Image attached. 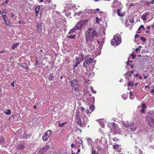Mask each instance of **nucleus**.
<instances>
[{
  "label": "nucleus",
  "instance_id": "nucleus-54",
  "mask_svg": "<svg viewBox=\"0 0 154 154\" xmlns=\"http://www.w3.org/2000/svg\"><path fill=\"white\" fill-rule=\"evenodd\" d=\"M100 21V19H99L98 17H97V23H99V21Z\"/></svg>",
  "mask_w": 154,
  "mask_h": 154
},
{
  "label": "nucleus",
  "instance_id": "nucleus-52",
  "mask_svg": "<svg viewBox=\"0 0 154 154\" xmlns=\"http://www.w3.org/2000/svg\"><path fill=\"white\" fill-rule=\"evenodd\" d=\"M8 2V0H6L5 2H4L2 4H5L6 5Z\"/></svg>",
  "mask_w": 154,
  "mask_h": 154
},
{
  "label": "nucleus",
  "instance_id": "nucleus-14",
  "mask_svg": "<svg viewBox=\"0 0 154 154\" xmlns=\"http://www.w3.org/2000/svg\"><path fill=\"white\" fill-rule=\"evenodd\" d=\"M120 9H118L117 11V13L118 15L120 17H123L124 16L125 14V13H121L120 12Z\"/></svg>",
  "mask_w": 154,
  "mask_h": 154
},
{
  "label": "nucleus",
  "instance_id": "nucleus-60",
  "mask_svg": "<svg viewBox=\"0 0 154 154\" xmlns=\"http://www.w3.org/2000/svg\"><path fill=\"white\" fill-rule=\"evenodd\" d=\"M127 66L128 65V66H131L132 64L130 63H128V62H127Z\"/></svg>",
  "mask_w": 154,
  "mask_h": 154
},
{
  "label": "nucleus",
  "instance_id": "nucleus-24",
  "mask_svg": "<svg viewBox=\"0 0 154 154\" xmlns=\"http://www.w3.org/2000/svg\"><path fill=\"white\" fill-rule=\"evenodd\" d=\"M5 142V139L2 136L0 137V143H4Z\"/></svg>",
  "mask_w": 154,
  "mask_h": 154
},
{
  "label": "nucleus",
  "instance_id": "nucleus-4",
  "mask_svg": "<svg viewBox=\"0 0 154 154\" xmlns=\"http://www.w3.org/2000/svg\"><path fill=\"white\" fill-rule=\"evenodd\" d=\"M97 42H98V44L99 45V47H98V50H100V51H99L98 52H97V56L99 55L101 53V49L102 48V46L103 45V43L104 42V41L103 40V38H101L100 39L98 38L97 40Z\"/></svg>",
  "mask_w": 154,
  "mask_h": 154
},
{
  "label": "nucleus",
  "instance_id": "nucleus-47",
  "mask_svg": "<svg viewBox=\"0 0 154 154\" xmlns=\"http://www.w3.org/2000/svg\"><path fill=\"white\" fill-rule=\"evenodd\" d=\"M86 113L88 115L90 114V111L89 109H87L85 111Z\"/></svg>",
  "mask_w": 154,
  "mask_h": 154
},
{
  "label": "nucleus",
  "instance_id": "nucleus-20",
  "mask_svg": "<svg viewBox=\"0 0 154 154\" xmlns=\"http://www.w3.org/2000/svg\"><path fill=\"white\" fill-rule=\"evenodd\" d=\"M79 143L80 144V145L79 146V147L80 148H81V146L82 147V148L83 149L84 148V146H83V141L82 140V139H80L79 141Z\"/></svg>",
  "mask_w": 154,
  "mask_h": 154
},
{
  "label": "nucleus",
  "instance_id": "nucleus-55",
  "mask_svg": "<svg viewBox=\"0 0 154 154\" xmlns=\"http://www.w3.org/2000/svg\"><path fill=\"white\" fill-rule=\"evenodd\" d=\"M145 111V109H142L140 110V112L141 113H144V111Z\"/></svg>",
  "mask_w": 154,
  "mask_h": 154
},
{
  "label": "nucleus",
  "instance_id": "nucleus-22",
  "mask_svg": "<svg viewBox=\"0 0 154 154\" xmlns=\"http://www.w3.org/2000/svg\"><path fill=\"white\" fill-rule=\"evenodd\" d=\"M80 150L79 148L77 150V151L76 153L74 152V151L72 149H71V153L72 154H78L80 152Z\"/></svg>",
  "mask_w": 154,
  "mask_h": 154
},
{
  "label": "nucleus",
  "instance_id": "nucleus-34",
  "mask_svg": "<svg viewBox=\"0 0 154 154\" xmlns=\"http://www.w3.org/2000/svg\"><path fill=\"white\" fill-rule=\"evenodd\" d=\"M21 67H23L24 68L27 69L29 68L28 67H27V65L25 63H22L21 64Z\"/></svg>",
  "mask_w": 154,
  "mask_h": 154
},
{
  "label": "nucleus",
  "instance_id": "nucleus-33",
  "mask_svg": "<svg viewBox=\"0 0 154 154\" xmlns=\"http://www.w3.org/2000/svg\"><path fill=\"white\" fill-rule=\"evenodd\" d=\"M147 14H148V13H146V14L145 15H143L142 16V19L143 20H146V15H147Z\"/></svg>",
  "mask_w": 154,
  "mask_h": 154
},
{
  "label": "nucleus",
  "instance_id": "nucleus-13",
  "mask_svg": "<svg viewBox=\"0 0 154 154\" xmlns=\"http://www.w3.org/2000/svg\"><path fill=\"white\" fill-rule=\"evenodd\" d=\"M76 122L78 125H82V121L81 120L80 116H78L76 119Z\"/></svg>",
  "mask_w": 154,
  "mask_h": 154
},
{
  "label": "nucleus",
  "instance_id": "nucleus-32",
  "mask_svg": "<svg viewBox=\"0 0 154 154\" xmlns=\"http://www.w3.org/2000/svg\"><path fill=\"white\" fill-rule=\"evenodd\" d=\"M112 125L114 128V130H116L117 129V125L114 122H113L112 124Z\"/></svg>",
  "mask_w": 154,
  "mask_h": 154
},
{
  "label": "nucleus",
  "instance_id": "nucleus-3",
  "mask_svg": "<svg viewBox=\"0 0 154 154\" xmlns=\"http://www.w3.org/2000/svg\"><path fill=\"white\" fill-rule=\"evenodd\" d=\"M71 86L72 89L75 92H78L79 91V84L78 81L76 79H73L71 82Z\"/></svg>",
  "mask_w": 154,
  "mask_h": 154
},
{
  "label": "nucleus",
  "instance_id": "nucleus-56",
  "mask_svg": "<svg viewBox=\"0 0 154 154\" xmlns=\"http://www.w3.org/2000/svg\"><path fill=\"white\" fill-rule=\"evenodd\" d=\"M97 11L99 12H100V13H103V12L102 11L100 12V9L99 8H97Z\"/></svg>",
  "mask_w": 154,
  "mask_h": 154
},
{
  "label": "nucleus",
  "instance_id": "nucleus-50",
  "mask_svg": "<svg viewBox=\"0 0 154 154\" xmlns=\"http://www.w3.org/2000/svg\"><path fill=\"white\" fill-rule=\"evenodd\" d=\"M85 109L83 107H82L80 109L82 112H83L85 110Z\"/></svg>",
  "mask_w": 154,
  "mask_h": 154
},
{
  "label": "nucleus",
  "instance_id": "nucleus-53",
  "mask_svg": "<svg viewBox=\"0 0 154 154\" xmlns=\"http://www.w3.org/2000/svg\"><path fill=\"white\" fill-rule=\"evenodd\" d=\"M18 23H19V24H22V23L25 24V23L24 22H23V21L21 22L20 21H19L18 22Z\"/></svg>",
  "mask_w": 154,
  "mask_h": 154
},
{
  "label": "nucleus",
  "instance_id": "nucleus-23",
  "mask_svg": "<svg viewBox=\"0 0 154 154\" xmlns=\"http://www.w3.org/2000/svg\"><path fill=\"white\" fill-rule=\"evenodd\" d=\"M19 45V43H17L15 44H14L13 45L11 46V48L12 49H14L18 46Z\"/></svg>",
  "mask_w": 154,
  "mask_h": 154
},
{
  "label": "nucleus",
  "instance_id": "nucleus-28",
  "mask_svg": "<svg viewBox=\"0 0 154 154\" xmlns=\"http://www.w3.org/2000/svg\"><path fill=\"white\" fill-rule=\"evenodd\" d=\"M133 93H133L131 91H130V93H129V94H130V98L131 99L133 100L134 98V97H132V96H135V94H134V93Z\"/></svg>",
  "mask_w": 154,
  "mask_h": 154
},
{
  "label": "nucleus",
  "instance_id": "nucleus-49",
  "mask_svg": "<svg viewBox=\"0 0 154 154\" xmlns=\"http://www.w3.org/2000/svg\"><path fill=\"white\" fill-rule=\"evenodd\" d=\"M38 60H37V59H36V62H35V66H38Z\"/></svg>",
  "mask_w": 154,
  "mask_h": 154
},
{
  "label": "nucleus",
  "instance_id": "nucleus-21",
  "mask_svg": "<svg viewBox=\"0 0 154 154\" xmlns=\"http://www.w3.org/2000/svg\"><path fill=\"white\" fill-rule=\"evenodd\" d=\"M80 61H76L75 65H73V66L74 68V69L78 66V65L80 63Z\"/></svg>",
  "mask_w": 154,
  "mask_h": 154
},
{
  "label": "nucleus",
  "instance_id": "nucleus-39",
  "mask_svg": "<svg viewBox=\"0 0 154 154\" xmlns=\"http://www.w3.org/2000/svg\"><path fill=\"white\" fill-rule=\"evenodd\" d=\"M9 17L11 18H13L14 16V14L13 13H11L9 14Z\"/></svg>",
  "mask_w": 154,
  "mask_h": 154
},
{
  "label": "nucleus",
  "instance_id": "nucleus-40",
  "mask_svg": "<svg viewBox=\"0 0 154 154\" xmlns=\"http://www.w3.org/2000/svg\"><path fill=\"white\" fill-rule=\"evenodd\" d=\"M131 56H132L131 58L132 59H135L136 57V54L133 53L131 54Z\"/></svg>",
  "mask_w": 154,
  "mask_h": 154
},
{
  "label": "nucleus",
  "instance_id": "nucleus-37",
  "mask_svg": "<svg viewBox=\"0 0 154 154\" xmlns=\"http://www.w3.org/2000/svg\"><path fill=\"white\" fill-rule=\"evenodd\" d=\"M67 123V122H63L62 123L59 124L58 125L59 127H62L64 126V125H65V124H66Z\"/></svg>",
  "mask_w": 154,
  "mask_h": 154
},
{
  "label": "nucleus",
  "instance_id": "nucleus-15",
  "mask_svg": "<svg viewBox=\"0 0 154 154\" xmlns=\"http://www.w3.org/2000/svg\"><path fill=\"white\" fill-rule=\"evenodd\" d=\"M134 122H131L126 124H123V125L124 127L126 128L128 127H132L133 125Z\"/></svg>",
  "mask_w": 154,
  "mask_h": 154
},
{
  "label": "nucleus",
  "instance_id": "nucleus-30",
  "mask_svg": "<svg viewBox=\"0 0 154 154\" xmlns=\"http://www.w3.org/2000/svg\"><path fill=\"white\" fill-rule=\"evenodd\" d=\"M95 108V106L93 105H91L90 106L89 109L91 110V111H93Z\"/></svg>",
  "mask_w": 154,
  "mask_h": 154
},
{
  "label": "nucleus",
  "instance_id": "nucleus-58",
  "mask_svg": "<svg viewBox=\"0 0 154 154\" xmlns=\"http://www.w3.org/2000/svg\"><path fill=\"white\" fill-rule=\"evenodd\" d=\"M74 146V145L73 144H72L71 145V147L72 149H73Z\"/></svg>",
  "mask_w": 154,
  "mask_h": 154
},
{
  "label": "nucleus",
  "instance_id": "nucleus-11",
  "mask_svg": "<svg viewBox=\"0 0 154 154\" xmlns=\"http://www.w3.org/2000/svg\"><path fill=\"white\" fill-rule=\"evenodd\" d=\"M3 20L4 21L6 25L10 26L11 24V21L7 17L5 18V19H3Z\"/></svg>",
  "mask_w": 154,
  "mask_h": 154
},
{
  "label": "nucleus",
  "instance_id": "nucleus-9",
  "mask_svg": "<svg viewBox=\"0 0 154 154\" xmlns=\"http://www.w3.org/2000/svg\"><path fill=\"white\" fill-rule=\"evenodd\" d=\"M42 23H38L36 25L37 31L38 32H41L42 31Z\"/></svg>",
  "mask_w": 154,
  "mask_h": 154
},
{
  "label": "nucleus",
  "instance_id": "nucleus-10",
  "mask_svg": "<svg viewBox=\"0 0 154 154\" xmlns=\"http://www.w3.org/2000/svg\"><path fill=\"white\" fill-rule=\"evenodd\" d=\"M41 9V7L40 6H36L35 8V11L36 13L35 16H38V14L40 13L39 11Z\"/></svg>",
  "mask_w": 154,
  "mask_h": 154
},
{
  "label": "nucleus",
  "instance_id": "nucleus-44",
  "mask_svg": "<svg viewBox=\"0 0 154 154\" xmlns=\"http://www.w3.org/2000/svg\"><path fill=\"white\" fill-rule=\"evenodd\" d=\"M144 5L145 6L149 5V3L148 1H146L144 2Z\"/></svg>",
  "mask_w": 154,
  "mask_h": 154
},
{
  "label": "nucleus",
  "instance_id": "nucleus-31",
  "mask_svg": "<svg viewBox=\"0 0 154 154\" xmlns=\"http://www.w3.org/2000/svg\"><path fill=\"white\" fill-rule=\"evenodd\" d=\"M135 154H140L142 152L140 150V149H136V150H135Z\"/></svg>",
  "mask_w": 154,
  "mask_h": 154
},
{
  "label": "nucleus",
  "instance_id": "nucleus-1",
  "mask_svg": "<svg viewBox=\"0 0 154 154\" xmlns=\"http://www.w3.org/2000/svg\"><path fill=\"white\" fill-rule=\"evenodd\" d=\"M96 36V32L94 28H91L88 29L85 33V39L86 41H93L95 39V36Z\"/></svg>",
  "mask_w": 154,
  "mask_h": 154
},
{
  "label": "nucleus",
  "instance_id": "nucleus-36",
  "mask_svg": "<svg viewBox=\"0 0 154 154\" xmlns=\"http://www.w3.org/2000/svg\"><path fill=\"white\" fill-rule=\"evenodd\" d=\"M75 35H71L70 36H68L67 37L68 38H70V39H74L75 37Z\"/></svg>",
  "mask_w": 154,
  "mask_h": 154
},
{
  "label": "nucleus",
  "instance_id": "nucleus-42",
  "mask_svg": "<svg viewBox=\"0 0 154 154\" xmlns=\"http://www.w3.org/2000/svg\"><path fill=\"white\" fill-rule=\"evenodd\" d=\"M146 108V105L145 104L143 103L142 104V109H145Z\"/></svg>",
  "mask_w": 154,
  "mask_h": 154
},
{
  "label": "nucleus",
  "instance_id": "nucleus-63",
  "mask_svg": "<svg viewBox=\"0 0 154 154\" xmlns=\"http://www.w3.org/2000/svg\"><path fill=\"white\" fill-rule=\"evenodd\" d=\"M127 62L129 63H132V61L131 60H128Z\"/></svg>",
  "mask_w": 154,
  "mask_h": 154
},
{
  "label": "nucleus",
  "instance_id": "nucleus-57",
  "mask_svg": "<svg viewBox=\"0 0 154 154\" xmlns=\"http://www.w3.org/2000/svg\"><path fill=\"white\" fill-rule=\"evenodd\" d=\"M150 3L151 4H153L154 3V0H152L150 2Z\"/></svg>",
  "mask_w": 154,
  "mask_h": 154
},
{
  "label": "nucleus",
  "instance_id": "nucleus-16",
  "mask_svg": "<svg viewBox=\"0 0 154 154\" xmlns=\"http://www.w3.org/2000/svg\"><path fill=\"white\" fill-rule=\"evenodd\" d=\"M102 119H99V121H98V124L102 128H104V123L102 122Z\"/></svg>",
  "mask_w": 154,
  "mask_h": 154
},
{
  "label": "nucleus",
  "instance_id": "nucleus-61",
  "mask_svg": "<svg viewBox=\"0 0 154 154\" xmlns=\"http://www.w3.org/2000/svg\"><path fill=\"white\" fill-rule=\"evenodd\" d=\"M145 88H148V89H150V87L149 86V85H146L145 87Z\"/></svg>",
  "mask_w": 154,
  "mask_h": 154
},
{
  "label": "nucleus",
  "instance_id": "nucleus-12",
  "mask_svg": "<svg viewBox=\"0 0 154 154\" xmlns=\"http://www.w3.org/2000/svg\"><path fill=\"white\" fill-rule=\"evenodd\" d=\"M114 39H116V42H115L116 43V45H119L121 42H119L120 41H121V37L119 36H117L114 38Z\"/></svg>",
  "mask_w": 154,
  "mask_h": 154
},
{
  "label": "nucleus",
  "instance_id": "nucleus-17",
  "mask_svg": "<svg viewBox=\"0 0 154 154\" xmlns=\"http://www.w3.org/2000/svg\"><path fill=\"white\" fill-rule=\"evenodd\" d=\"M25 148L24 146L22 144H20L18 145L17 149H23Z\"/></svg>",
  "mask_w": 154,
  "mask_h": 154
},
{
  "label": "nucleus",
  "instance_id": "nucleus-62",
  "mask_svg": "<svg viewBox=\"0 0 154 154\" xmlns=\"http://www.w3.org/2000/svg\"><path fill=\"white\" fill-rule=\"evenodd\" d=\"M49 145H47L45 146V148L47 149H48L49 148Z\"/></svg>",
  "mask_w": 154,
  "mask_h": 154
},
{
  "label": "nucleus",
  "instance_id": "nucleus-38",
  "mask_svg": "<svg viewBox=\"0 0 154 154\" xmlns=\"http://www.w3.org/2000/svg\"><path fill=\"white\" fill-rule=\"evenodd\" d=\"M129 21L131 23H132L134 22V19L133 17H131L129 19Z\"/></svg>",
  "mask_w": 154,
  "mask_h": 154
},
{
  "label": "nucleus",
  "instance_id": "nucleus-27",
  "mask_svg": "<svg viewBox=\"0 0 154 154\" xmlns=\"http://www.w3.org/2000/svg\"><path fill=\"white\" fill-rule=\"evenodd\" d=\"M4 113L7 115H9L11 114V111L10 109H7L5 111Z\"/></svg>",
  "mask_w": 154,
  "mask_h": 154
},
{
  "label": "nucleus",
  "instance_id": "nucleus-51",
  "mask_svg": "<svg viewBox=\"0 0 154 154\" xmlns=\"http://www.w3.org/2000/svg\"><path fill=\"white\" fill-rule=\"evenodd\" d=\"M132 83L131 81H130L129 82H128V86H131V84L132 83Z\"/></svg>",
  "mask_w": 154,
  "mask_h": 154
},
{
  "label": "nucleus",
  "instance_id": "nucleus-6",
  "mask_svg": "<svg viewBox=\"0 0 154 154\" xmlns=\"http://www.w3.org/2000/svg\"><path fill=\"white\" fill-rule=\"evenodd\" d=\"M93 62V59L91 58H88L85 60L84 62L83 63V66L86 67L89 65L91 63H92Z\"/></svg>",
  "mask_w": 154,
  "mask_h": 154
},
{
  "label": "nucleus",
  "instance_id": "nucleus-25",
  "mask_svg": "<svg viewBox=\"0 0 154 154\" xmlns=\"http://www.w3.org/2000/svg\"><path fill=\"white\" fill-rule=\"evenodd\" d=\"M76 30H77V28H75V26L73 28L70 30V31L69 32V33L70 34L73 32H75Z\"/></svg>",
  "mask_w": 154,
  "mask_h": 154
},
{
  "label": "nucleus",
  "instance_id": "nucleus-45",
  "mask_svg": "<svg viewBox=\"0 0 154 154\" xmlns=\"http://www.w3.org/2000/svg\"><path fill=\"white\" fill-rule=\"evenodd\" d=\"M140 50L139 48H136L135 50V51L137 52V53L139 52L140 51Z\"/></svg>",
  "mask_w": 154,
  "mask_h": 154
},
{
  "label": "nucleus",
  "instance_id": "nucleus-7",
  "mask_svg": "<svg viewBox=\"0 0 154 154\" xmlns=\"http://www.w3.org/2000/svg\"><path fill=\"white\" fill-rule=\"evenodd\" d=\"M85 22L83 20H80L75 26V28L77 30L81 29V28L83 27L85 25Z\"/></svg>",
  "mask_w": 154,
  "mask_h": 154
},
{
  "label": "nucleus",
  "instance_id": "nucleus-64",
  "mask_svg": "<svg viewBox=\"0 0 154 154\" xmlns=\"http://www.w3.org/2000/svg\"><path fill=\"white\" fill-rule=\"evenodd\" d=\"M150 92L151 93H153L154 92V89H152L151 91H150Z\"/></svg>",
  "mask_w": 154,
  "mask_h": 154
},
{
  "label": "nucleus",
  "instance_id": "nucleus-26",
  "mask_svg": "<svg viewBox=\"0 0 154 154\" xmlns=\"http://www.w3.org/2000/svg\"><path fill=\"white\" fill-rule=\"evenodd\" d=\"M6 12L4 11L3 12L1 13V15L2 16V18L3 19H5V18H6V17H7V16L6 15Z\"/></svg>",
  "mask_w": 154,
  "mask_h": 154
},
{
  "label": "nucleus",
  "instance_id": "nucleus-41",
  "mask_svg": "<svg viewBox=\"0 0 154 154\" xmlns=\"http://www.w3.org/2000/svg\"><path fill=\"white\" fill-rule=\"evenodd\" d=\"M140 39L143 42H145L146 40V39L145 38H143V37H140Z\"/></svg>",
  "mask_w": 154,
  "mask_h": 154
},
{
  "label": "nucleus",
  "instance_id": "nucleus-18",
  "mask_svg": "<svg viewBox=\"0 0 154 154\" xmlns=\"http://www.w3.org/2000/svg\"><path fill=\"white\" fill-rule=\"evenodd\" d=\"M130 127V129L132 131H135L137 128V126L136 125L134 126V124H133V125L132 126Z\"/></svg>",
  "mask_w": 154,
  "mask_h": 154
},
{
  "label": "nucleus",
  "instance_id": "nucleus-59",
  "mask_svg": "<svg viewBox=\"0 0 154 154\" xmlns=\"http://www.w3.org/2000/svg\"><path fill=\"white\" fill-rule=\"evenodd\" d=\"M139 35H138V34H136L135 36V38H137L138 37H139Z\"/></svg>",
  "mask_w": 154,
  "mask_h": 154
},
{
  "label": "nucleus",
  "instance_id": "nucleus-43",
  "mask_svg": "<svg viewBox=\"0 0 154 154\" xmlns=\"http://www.w3.org/2000/svg\"><path fill=\"white\" fill-rule=\"evenodd\" d=\"M127 96V95L126 94H124L122 95V97L123 99L124 100H125V99L126 98V97Z\"/></svg>",
  "mask_w": 154,
  "mask_h": 154
},
{
  "label": "nucleus",
  "instance_id": "nucleus-29",
  "mask_svg": "<svg viewBox=\"0 0 154 154\" xmlns=\"http://www.w3.org/2000/svg\"><path fill=\"white\" fill-rule=\"evenodd\" d=\"M121 145H119L117 144L113 146V148L115 149H118L119 148V147Z\"/></svg>",
  "mask_w": 154,
  "mask_h": 154
},
{
  "label": "nucleus",
  "instance_id": "nucleus-19",
  "mask_svg": "<svg viewBox=\"0 0 154 154\" xmlns=\"http://www.w3.org/2000/svg\"><path fill=\"white\" fill-rule=\"evenodd\" d=\"M116 39L113 38L111 40V45L113 46H116V43H115L116 42Z\"/></svg>",
  "mask_w": 154,
  "mask_h": 154
},
{
  "label": "nucleus",
  "instance_id": "nucleus-2",
  "mask_svg": "<svg viewBox=\"0 0 154 154\" xmlns=\"http://www.w3.org/2000/svg\"><path fill=\"white\" fill-rule=\"evenodd\" d=\"M146 120L148 121V124L150 127H154V112L150 111L147 113Z\"/></svg>",
  "mask_w": 154,
  "mask_h": 154
},
{
  "label": "nucleus",
  "instance_id": "nucleus-48",
  "mask_svg": "<svg viewBox=\"0 0 154 154\" xmlns=\"http://www.w3.org/2000/svg\"><path fill=\"white\" fill-rule=\"evenodd\" d=\"M97 149H98V151H101L102 150V148H100L99 147V146H98L97 147Z\"/></svg>",
  "mask_w": 154,
  "mask_h": 154
},
{
  "label": "nucleus",
  "instance_id": "nucleus-5",
  "mask_svg": "<svg viewBox=\"0 0 154 154\" xmlns=\"http://www.w3.org/2000/svg\"><path fill=\"white\" fill-rule=\"evenodd\" d=\"M52 132L51 130H48L45 132L43 135L42 137L43 140L44 141L47 140L49 137Z\"/></svg>",
  "mask_w": 154,
  "mask_h": 154
},
{
  "label": "nucleus",
  "instance_id": "nucleus-35",
  "mask_svg": "<svg viewBox=\"0 0 154 154\" xmlns=\"http://www.w3.org/2000/svg\"><path fill=\"white\" fill-rule=\"evenodd\" d=\"M143 29L144 30L145 29H144V25H142L140 26V27L138 28V31H140L141 30V29Z\"/></svg>",
  "mask_w": 154,
  "mask_h": 154
},
{
  "label": "nucleus",
  "instance_id": "nucleus-46",
  "mask_svg": "<svg viewBox=\"0 0 154 154\" xmlns=\"http://www.w3.org/2000/svg\"><path fill=\"white\" fill-rule=\"evenodd\" d=\"M113 140L117 142L119 140V139L117 137H115L113 138Z\"/></svg>",
  "mask_w": 154,
  "mask_h": 154
},
{
  "label": "nucleus",
  "instance_id": "nucleus-8",
  "mask_svg": "<svg viewBox=\"0 0 154 154\" xmlns=\"http://www.w3.org/2000/svg\"><path fill=\"white\" fill-rule=\"evenodd\" d=\"M87 140L88 145H90V146H91L92 147V141L91 139L89 138H87ZM92 154H96V151L94 150L93 149V148H92Z\"/></svg>",
  "mask_w": 154,
  "mask_h": 154
}]
</instances>
